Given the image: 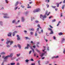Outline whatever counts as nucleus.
Instances as JSON below:
<instances>
[{"instance_id":"nucleus-54","label":"nucleus","mask_w":65,"mask_h":65,"mask_svg":"<svg viewBox=\"0 0 65 65\" xmlns=\"http://www.w3.org/2000/svg\"><path fill=\"white\" fill-rule=\"evenodd\" d=\"M47 34H48V33L47 32L46 33V36H49V35H47Z\"/></svg>"},{"instance_id":"nucleus-37","label":"nucleus","mask_w":65,"mask_h":65,"mask_svg":"<svg viewBox=\"0 0 65 65\" xmlns=\"http://www.w3.org/2000/svg\"><path fill=\"white\" fill-rule=\"evenodd\" d=\"M51 7H52V8H56V6H52Z\"/></svg>"},{"instance_id":"nucleus-53","label":"nucleus","mask_w":65,"mask_h":65,"mask_svg":"<svg viewBox=\"0 0 65 65\" xmlns=\"http://www.w3.org/2000/svg\"><path fill=\"white\" fill-rule=\"evenodd\" d=\"M27 8H31V6H28L27 7Z\"/></svg>"},{"instance_id":"nucleus-38","label":"nucleus","mask_w":65,"mask_h":65,"mask_svg":"<svg viewBox=\"0 0 65 65\" xmlns=\"http://www.w3.org/2000/svg\"><path fill=\"white\" fill-rule=\"evenodd\" d=\"M37 27H39V28H40V29H41V28L40 27V25H37Z\"/></svg>"},{"instance_id":"nucleus-15","label":"nucleus","mask_w":65,"mask_h":65,"mask_svg":"<svg viewBox=\"0 0 65 65\" xmlns=\"http://www.w3.org/2000/svg\"><path fill=\"white\" fill-rule=\"evenodd\" d=\"M54 34V32H53V31L52 30L51 31V32L50 33V34Z\"/></svg>"},{"instance_id":"nucleus-61","label":"nucleus","mask_w":65,"mask_h":65,"mask_svg":"<svg viewBox=\"0 0 65 65\" xmlns=\"http://www.w3.org/2000/svg\"><path fill=\"white\" fill-rule=\"evenodd\" d=\"M16 65H20V63H17V64Z\"/></svg>"},{"instance_id":"nucleus-5","label":"nucleus","mask_w":65,"mask_h":65,"mask_svg":"<svg viewBox=\"0 0 65 65\" xmlns=\"http://www.w3.org/2000/svg\"><path fill=\"white\" fill-rule=\"evenodd\" d=\"M17 39L18 40H20V39H21V38H20L19 35H17Z\"/></svg>"},{"instance_id":"nucleus-32","label":"nucleus","mask_w":65,"mask_h":65,"mask_svg":"<svg viewBox=\"0 0 65 65\" xmlns=\"http://www.w3.org/2000/svg\"><path fill=\"white\" fill-rule=\"evenodd\" d=\"M37 31L35 33V36H37Z\"/></svg>"},{"instance_id":"nucleus-23","label":"nucleus","mask_w":65,"mask_h":65,"mask_svg":"<svg viewBox=\"0 0 65 65\" xmlns=\"http://www.w3.org/2000/svg\"><path fill=\"white\" fill-rule=\"evenodd\" d=\"M29 30H30V31H34V28H31V29H29Z\"/></svg>"},{"instance_id":"nucleus-8","label":"nucleus","mask_w":65,"mask_h":65,"mask_svg":"<svg viewBox=\"0 0 65 65\" xmlns=\"http://www.w3.org/2000/svg\"><path fill=\"white\" fill-rule=\"evenodd\" d=\"M30 49H31V50H32L33 53H34L35 52L34 51V49L33 48H32V46H30Z\"/></svg>"},{"instance_id":"nucleus-36","label":"nucleus","mask_w":65,"mask_h":65,"mask_svg":"<svg viewBox=\"0 0 65 65\" xmlns=\"http://www.w3.org/2000/svg\"><path fill=\"white\" fill-rule=\"evenodd\" d=\"M6 46L7 47H10V45H6Z\"/></svg>"},{"instance_id":"nucleus-16","label":"nucleus","mask_w":65,"mask_h":65,"mask_svg":"<svg viewBox=\"0 0 65 65\" xmlns=\"http://www.w3.org/2000/svg\"><path fill=\"white\" fill-rule=\"evenodd\" d=\"M54 58H59V56H56V57H52V59H54Z\"/></svg>"},{"instance_id":"nucleus-57","label":"nucleus","mask_w":65,"mask_h":65,"mask_svg":"<svg viewBox=\"0 0 65 65\" xmlns=\"http://www.w3.org/2000/svg\"><path fill=\"white\" fill-rule=\"evenodd\" d=\"M54 39H55L56 38V37L54 36L53 37Z\"/></svg>"},{"instance_id":"nucleus-59","label":"nucleus","mask_w":65,"mask_h":65,"mask_svg":"<svg viewBox=\"0 0 65 65\" xmlns=\"http://www.w3.org/2000/svg\"><path fill=\"white\" fill-rule=\"evenodd\" d=\"M6 2L7 3H8V1H7V0H5Z\"/></svg>"},{"instance_id":"nucleus-3","label":"nucleus","mask_w":65,"mask_h":65,"mask_svg":"<svg viewBox=\"0 0 65 65\" xmlns=\"http://www.w3.org/2000/svg\"><path fill=\"white\" fill-rule=\"evenodd\" d=\"M31 46H30L29 44H27V47H25V49H28V48H29V47L31 48Z\"/></svg>"},{"instance_id":"nucleus-48","label":"nucleus","mask_w":65,"mask_h":65,"mask_svg":"<svg viewBox=\"0 0 65 65\" xmlns=\"http://www.w3.org/2000/svg\"><path fill=\"white\" fill-rule=\"evenodd\" d=\"M28 11H26L25 13V14H28Z\"/></svg>"},{"instance_id":"nucleus-52","label":"nucleus","mask_w":65,"mask_h":65,"mask_svg":"<svg viewBox=\"0 0 65 65\" xmlns=\"http://www.w3.org/2000/svg\"><path fill=\"white\" fill-rule=\"evenodd\" d=\"M30 61H34V60H33V59H31L30 60Z\"/></svg>"},{"instance_id":"nucleus-20","label":"nucleus","mask_w":65,"mask_h":65,"mask_svg":"<svg viewBox=\"0 0 65 65\" xmlns=\"http://www.w3.org/2000/svg\"><path fill=\"white\" fill-rule=\"evenodd\" d=\"M1 55H4L5 54V53L4 52H2L1 54Z\"/></svg>"},{"instance_id":"nucleus-55","label":"nucleus","mask_w":65,"mask_h":65,"mask_svg":"<svg viewBox=\"0 0 65 65\" xmlns=\"http://www.w3.org/2000/svg\"><path fill=\"white\" fill-rule=\"evenodd\" d=\"M18 8V7H17L16 8H14L15 10H16V9H17V8Z\"/></svg>"},{"instance_id":"nucleus-64","label":"nucleus","mask_w":65,"mask_h":65,"mask_svg":"<svg viewBox=\"0 0 65 65\" xmlns=\"http://www.w3.org/2000/svg\"><path fill=\"white\" fill-rule=\"evenodd\" d=\"M1 65H4V62L2 63Z\"/></svg>"},{"instance_id":"nucleus-2","label":"nucleus","mask_w":65,"mask_h":65,"mask_svg":"<svg viewBox=\"0 0 65 65\" xmlns=\"http://www.w3.org/2000/svg\"><path fill=\"white\" fill-rule=\"evenodd\" d=\"M40 11V9H38L36 10H34L33 12L34 13H35V12H38Z\"/></svg>"},{"instance_id":"nucleus-30","label":"nucleus","mask_w":65,"mask_h":65,"mask_svg":"<svg viewBox=\"0 0 65 65\" xmlns=\"http://www.w3.org/2000/svg\"><path fill=\"white\" fill-rule=\"evenodd\" d=\"M16 28H18V27H19V28H21V25H19L18 26H16Z\"/></svg>"},{"instance_id":"nucleus-40","label":"nucleus","mask_w":65,"mask_h":65,"mask_svg":"<svg viewBox=\"0 0 65 65\" xmlns=\"http://www.w3.org/2000/svg\"><path fill=\"white\" fill-rule=\"evenodd\" d=\"M30 34L31 35H33L34 34V32H30Z\"/></svg>"},{"instance_id":"nucleus-14","label":"nucleus","mask_w":65,"mask_h":65,"mask_svg":"<svg viewBox=\"0 0 65 65\" xmlns=\"http://www.w3.org/2000/svg\"><path fill=\"white\" fill-rule=\"evenodd\" d=\"M49 63V61H46L45 63V64H46V65H47V64H48Z\"/></svg>"},{"instance_id":"nucleus-60","label":"nucleus","mask_w":65,"mask_h":65,"mask_svg":"<svg viewBox=\"0 0 65 65\" xmlns=\"http://www.w3.org/2000/svg\"><path fill=\"white\" fill-rule=\"evenodd\" d=\"M52 16H50V17H49V19H51L52 18Z\"/></svg>"},{"instance_id":"nucleus-12","label":"nucleus","mask_w":65,"mask_h":65,"mask_svg":"<svg viewBox=\"0 0 65 65\" xmlns=\"http://www.w3.org/2000/svg\"><path fill=\"white\" fill-rule=\"evenodd\" d=\"M24 34H25V35H27L28 34V33H27V32L26 30L24 31Z\"/></svg>"},{"instance_id":"nucleus-25","label":"nucleus","mask_w":65,"mask_h":65,"mask_svg":"<svg viewBox=\"0 0 65 65\" xmlns=\"http://www.w3.org/2000/svg\"><path fill=\"white\" fill-rule=\"evenodd\" d=\"M20 55H21V54L20 53L18 54H17L16 55L18 57H19L20 56Z\"/></svg>"},{"instance_id":"nucleus-56","label":"nucleus","mask_w":65,"mask_h":65,"mask_svg":"<svg viewBox=\"0 0 65 65\" xmlns=\"http://www.w3.org/2000/svg\"><path fill=\"white\" fill-rule=\"evenodd\" d=\"M60 15V17H62V13H61Z\"/></svg>"},{"instance_id":"nucleus-33","label":"nucleus","mask_w":65,"mask_h":65,"mask_svg":"<svg viewBox=\"0 0 65 65\" xmlns=\"http://www.w3.org/2000/svg\"><path fill=\"white\" fill-rule=\"evenodd\" d=\"M29 61V60L28 59H26L25 60V61L26 62H27V63Z\"/></svg>"},{"instance_id":"nucleus-4","label":"nucleus","mask_w":65,"mask_h":65,"mask_svg":"<svg viewBox=\"0 0 65 65\" xmlns=\"http://www.w3.org/2000/svg\"><path fill=\"white\" fill-rule=\"evenodd\" d=\"M2 57L4 59L6 60V59H7L9 57V56H8V55L5 57V56H3Z\"/></svg>"},{"instance_id":"nucleus-13","label":"nucleus","mask_w":65,"mask_h":65,"mask_svg":"<svg viewBox=\"0 0 65 65\" xmlns=\"http://www.w3.org/2000/svg\"><path fill=\"white\" fill-rule=\"evenodd\" d=\"M18 47H19L20 49L21 48V45H20V44H18Z\"/></svg>"},{"instance_id":"nucleus-9","label":"nucleus","mask_w":65,"mask_h":65,"mask_svg":"<svg viewBox=\"0 0 65 65\" xmlns=\"http://www.w3.org/2000/svg\"><path fill=\"white\" fill-rule=\"evenodd\" d=\"M17 31H15L14 32L12 33V35L13 36H14L15 35V33H17Z\"/></svg>"},{"instance_id":"nucleus-51","label":"nucleus","mask_w":65,"mask_h":65,"mask_svg":"<svg viewBox=\"0 0 65 65\" xmlns=\"http://www.w3.org/2000/svg\"><path fill=\"white\" fill-rule=\"evenodd\" d=\"M6 40L7 41H10V40H9V39H7Z\"/></svg>"},{"instance_id":"nucleus-44","label":"nucleus","mask_w":65,"mask_h":65,"mask_svg":"<svg viewBox=\"0 0 65 65\" xmlns=\"http://www.w3.org/2000/svg\"><path fill=\"white\" fill-rule=\"evenodd\" d=\"M47 51H49V47L48 46L47 47Z\"/></svg>"},{"instance_id":"nucleus-42","label":"nucleus","mask_w":65,"mask_h":65,"mask_svg":"<svg viewBox=\"0 0 65 65\" xmlns=\"http://www.w3.org/2000/svg\"><path fill=\"white\" fill-rule=\"evenodd\" d=\"M35 22L36 23H38L39 22L38 21H35Z\"/></svg>"},{"instance_id":"nucleus-28","label":"nucleus","mask_w":65,"mask_h":65,"mask_svg":"<svg viewBox=\"0 0 65 65\" xmlns=\"http://www.w3.org/2000/svg\"><path fill=\"white\" fill-rule=\"evenodd\" d=\"M16 20H14L12 22V23H14L15 22Z\"/></svg>"},{"instance_id":"nucleus-19","label":"nucleus","mask_w":65,"mask_h":65,"mask_svg":"<svg viewBox=\"0 0 65 65\" xmlns=\"http://www.w3.org/2000/svg\"><path fill=\"white\" fill-rule=\"evenodd\" d=\"M65 40V39L64 38H62L61 39V41L62 42H63V41H64Z\"/></svg>"},{"instance_id":"nucleus-27","label":"nucleus","mask_w":65,"mask_h":65,"mask_svg":"<svg viewBox=\"0 0 65 65\" xmlns=\"http://www.w3.org/2000/svg\"><path fill=\"white\" fill-rule=\"evenodd\" d=\"M64 7H65V5H64L62 6V9H64Z\"/></svg>"},{"instance_id":"nucleus-39","label":"nucleus","mask_w":65,"mask_h":65,"mask_svg":"<svg viewBox=\"0 0 65 65\" xmlns=\"http://www.w3.org/2000/svg\"><path fill=\"white\" fill-rule=\"evenodd\" d=\"M48 30H49V31H52V29L51 28H48Z\"/></svg>"},{"instance_id":"nucleus-17","label":"nucleus","mask_w":65,"mask_h":65,"mask_svg":"<svg viewBox=\"0 0 65 65\" xmlns=\"http://www.w3.org/2000/svg\"><path fill=\"white\" fill-rule=\"evenodd\" d=\"M19 4V2H16V3L15 4V6H16L18 5V4Z\"/></svg>"},{"instance_id":"nucleus-10","label":"nucleus","mask_w":65,"mask_h":65,"mask_svg":"<svg viewBox=\"0 0 65 65\" xmlns=\"http://www.w3.org/2000/svg\"><path fill=\"white\" fill-rule=\"evenodd\" d=\"M12 33L11 32H9L8 33V34L7 35L8 36L10 37L11 36V34Z\"/></svg>"},{"instance_id":"nucleus-63","label":"nucleus","mask_w":65,"mask_h":65,"mask_svg":"<svg viewBox=\"0 0 65 65\" xmlns=\"http://www.w3.org/2000/svg\"><path fill=\"white\" fill-rule=\"evenodd\" d=\"M33 47H34V48H35V47H36V46L35 45H34L33 46Z\"/></svg>"},{"instance_id":"nucleus-47","label":"nucleus","mask_w":65,"mask_h":65,"mask_svg":"<svg viewBox=\"0 0 65 65\" xmlns=\"http://www.w3.org/2000/svg\"><path fill=\"white\" fill-rule=\"evenodd\" d=\"M13 47H16L17 48V45H15L14 46H13Z\"/></svg>"},{"instance_id":"nucleus-22","label":"nucleus","mask_w":65,"mask_h":65,"mask_svg":"<svg viewBox=\"0 0 65 65\" xmlns=\"http://www.w3.org/2000/svg\"><path fill=\"white\" fill-rule=\"evenodd\" d=\"M15 63H10L11 65H14Z\"/></svg>"},{"instance_id":"nucleus-50","label":"nucleus","mask_w":65,"mask_h":65,"mask_svg":"<svg viewBox=\"0 0 65 65\" xmlns=\"http://www.w3.org/2000/svg\"><path fill=\"white\" fill-rule=\"evenodd\" d=\"M21 7H22V8H24V7H25V6L22 5H21Z\"/></svg>"},{"instance_id":"nucleus-21","label":"nucleus","mask_w":65,"mask_h":65,"mask_svg":"<svg viewBox=\"0 0 65 65\" xmlns=\"http://www.w3.org/2000/svg\"><path fill=\"white\" fill-rule=\"evenodd\" d=\"M58 35H63V33L62 32H60L59 33H58Z\"/></svg>"},{"instance_id":"nucleus-41","label":"nucleus","mask_w":65,"mask_h":65,"mask_svg":"<svg viewBox=\"0 0 65 65\" xmlns=\"http://www.w3.org/2000/svg\"><path fill=\"white\" fill-rule=\"evenodd\" d=\"M34 18L33 17L32 18H31V21H32V20H34Z\"/></svg>"},{"instance_id":"nucleus-31","label":"nucleus","mask_w":65,"mask_h":65,"mask_svg":"<svg viewBox=\"0 0 65 65\" xmlns=\"http://www.w3.org/2000/svg\"><path fill=\"white\" fill-rule=\"evenodd\" d=\"M9 42H10V41H7V42H6V44H8Z\"/></svg>"},{"instance_id":"nucleus-43","label":"nucleus","mask_w":65,"mask_h":65,"mask_svg":"<svg viewBox=\"0 0 65 65\" xmlns=\"http://www.w3.org/2000/svg\"><path fill=\"white\" fill-rule=\"evenodd\" d=\"M31 65H35V63H32Z\"/></svg>"},{"instance_id":"nucleus-7","label":"nucleus","mask_w":65,"mask_h":65,"mask_svg":"<svg viewBox=\"0 0 65 65\" xmlns=\"http://www.w3.org/2000/svg\"><path fill=\"white\" fill-rule=\"evenodd\" d=\"M8 56H9V57H10V58H12V56H13V54L10 53V55H8Z\"/></svg>"},{"instance_id":"nucleus-58","label":"nucleus","mask_w":65,"mask_h":65,"mask_svg":"<svg viewBox=\"0 0 65 65\" xmlns=\"http://www.w3.org/2000/svg\"><path fill=\"white\" fill-rule=\"evenodd\" d=\"M38 63L39 64H40V60L38 61Z\"/></svg>"},{"instance_id":"nucleus-6","label":"nucleus","mask_w":65,"mask_h":65,"mask_svg":"<svg viewBox=\"0 0 65 65\" xmlns=\"http://www.w3.org/2000/svg\"><path fill=\"white\" fill-rule=\"evenodd\" d=\"M47 53L46 51H45L44 53H43L41 55V57H42L43 56V55H44L45 54V53Z\"/></svg>"},{"instance_id":"nucleus-11","label":"nucleus","mask_w":65,"mask_h":65,"mask_svg":"<svg viewBox=\"0 0 65 65\" xmlns=\"http://www.w3.org/2000/svg\"><path fill=\"white\" fill-rule=\"evenodd\" d=\"M10 45H12V44H13V41H10Z\"/></svg>"},{"instance_id":"nucleus-46","label":"nucleus","mask_w":65,"mask_h":65,"mask_svg":"<svg viewBox=\"0 0 65 65\" xmlns=\"http://www.w3.org/2000/svg\"><path fill=\"white\" fill-rule=\"evenodd\" d=\"M31 52H32V51L31 50L29 52V54L30 55L31 54Z\"/></svg>"},{"instance_id":"nucleus-45","label":"nucleus","mask_w":65,"mask_h":65,"mask_svg":"<svg viewBox=\"0 0 65 65\" xmlns=\"http://www.w3.org/2000/svg\"><path fill=\"white\" fill-rule=\"evenodd\" d=\"M46 6H47V8H48V7H49V5L48 4H47Z\"/></svg>"},{"instance_id":"nucleus-24","label":"nucleus","mask_w":65,"mask_h":65,"mask_svg":"<svg viewBox=\"0 0 65 65\" xmlns=\"http://www.w3.org/2000/svg\"><path fill=\"white\" fill-rule=\"evenodd\" d=\"M56 4H57V7H59V4H58V3H56Z\"/></svg>"},{"instance_id":"nucleus-29","label":"nucleus","mask_w":65,"mask_h":65,"mask_svg":"<svg viewBox=\"0 0 65 65\" xmlns=\"http://www.w3.org/2000/svg\"><path fill=\"white\" fill-rule=\"evenodd\" d=\"M4 18H5L6 19L7 18H9V17H7L6 16H5L4 17Z\"/></svg>"},{"instance_id":"nucleus-35","label":"nucleus","mask_w":65,"mask_h":65,"mask_svg":"<svg viewBox=\"0 0 65 65\" xmlns=\"http://www.w3.org/2000/svg\"><path fill=\"white\" fill-rule=\"evenodd\" d=\"M56 19H54L53 20H52V22H55Z\"/></svg>"},{"instance_id":"nucleus-49","label":"nucleus","mask_w":65,"mask_h":65,"mask_svg":"<svg viewBox=\"0 0 65 65\" xmlns=\"http://www.w3.org/2000/svg\"><path fill=\"white\" fill-rule=\"evenodd\" d=\"M25 38H26V39H29V37H25Z\"/></svg>"},{"instance_id":"nucleus-26","label":"nucleus","mask_w":65,"mask_h":65,"mask_svg":"<svg viewBox=\"0 0 65 65\" xmlns=\"http://www.w3.org/2000/svg\"><path fill=\"white\" fill-rule=\"evenodd\" d=\"M45 1L46 2H48H48H50V0H46Z\"/></svg>"},{"instance_id":"nucleus-1","label":"nucleus","mask_w":65,"mask_h":65,"mask_svg":"<svg viewBox=\"0 0 65 65\" xmlns=\"http://www.w3.org/2000/svg\"><path fill=\"white\" fill-rule=\"evenodd\" d=\"M48 12H47V11H46L45 13L44 14V15L43 16L42 14L40 15V18H41V19H45V18H46L47 17L46 15H47L48 16L50 14V12H48V13L47 14Z\"/></svg>"},{"instance_id":"nucleus-18","label":"nucleus","mask_w":65,"mask_h":65,"mask_svg":"<svg viewBox=\"0 0 65 65\" xmlns=\"http://www.w3.org/2000/svg\"><path fill=\"white\" fill-rule=\"evenodd\" d=\"M22 22H23L25 21V20L24 19V18L23 17H22Z\"/></svg>"},{"instance_id":"nucleus-62","label":"nucleus","mask_w":65,"mask_h":65,"mask_svg":"<svg viewBox=\"0 0 65 65\" xmlns=\"http://www.w3.org/2000/svg\"><path fill=\"white\" fill-rule=\"evenodd\" d=\"M60 23H61V22L60 21H59L57 25H59V24H60Z\"/></svg>"},{"instance_id":"nucleus-34","label":"nucleus","mask_w":65,"mask_h":65,"mask_svg":"<svg viewBox=\"0 0 65 65\" xmlns=\"http://www.w3.org/2000/svg\"><path fill=\"white\" fill-rule=\"evenodd\" d=\"M36 51L37 52H38L39 53L40 52V51H38V50L37 48L36 49Z\"/></svg>"}]
</instances>
